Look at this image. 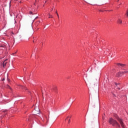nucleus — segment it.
Masks as SVG:
<instances>
[{"instance_id":"1","label":"nucleus","mask_w":128,"mask_h":128,"mask_svg":"<svg viewBox=\"0 0 128 128\" xmlns=\"http://www.w3.org/2000/svg\"><path fill=\"white\" fill-rule=\"evenodd\" d=\"M108 122L110 124H112V126H116L118 128H120V124L112 118H110L109 119Z\"/></svg>"},{"instance_id":"2","label":"nucleus","mask_w":128,"mask_h":128,"mask_svg":"<svg viewBox=\"0 0 128 128\" xmlns=\"http://www.w3.org/2000/svg\"><path fill=\"white\" fill-rule=\"evenodd\" d=\"M116 120L119 122L122 128H124V120L120 118V117L116 116Z\"/></svg>"},{"instance_id":"3","label":"nucleus","mask_w":128,"mask_h":128,"mask_svg":"<svg viewBox=\"0 0 128 128\" xmlns=\"http://www.w3.org/2000/svg\"><path fill=\"white\" fill-rule=\"evenodd\" d=\"M7 60H8V59H6L3 62V63H2V66H3V68H6V64H8Z\"/></svg>"},{"instance_id":"4","label":"nucleus","mask_w":128,"mask_h":128,"mask_svg":"<svg viewBox=\"0 0 128 128\" xmlns=\"http://www.w3.org/2000/svg\"><path fill=\"white\" fill-rule=\"evenodd\" d=\"M117 64V66H120V68H124V66H126V64H124L118 63V64Z\"/></svg>"},{"instance_id":"5","label":"nucleus","mask_w":128,"mask_h":128,"mask_svg":"<svg viewBox=\"0 0 128 128\" xmlns=\"http://www.w3.org/2000/svg\"><path fill=\"white\" fill-rule=\"evenodd\" d=\"M122 72H118L117 74H116V76L120 77V76H122Z\"/></svg>"},{"instance_id":"6","label":"nucleus","mask_w":128,"mask_h":128,"mask_svg":"<svg viewBox=\"0 0 128 128\" xmlns=\"http://www.w3.org/2000/svg\"><path fill=\"white\" fill-rule=\"evenodd\" d=\"M66 122V120L68 122V123L70 124V117L69 116H68L66 118L65 120Z\"/></svg>"},{"instance_id":"7","label":"nucleus","mask_w":128,"mask_h":128,"mask_svg":"<svg viewBox=\"0 0 128 128\" xmlns=\"http://www.w3.org/2000/svg\"><path fill=\"white\" fill-rule=\"evenodd\" d=\"M118 24H122V20H120V19H118Z\"/></svg>"},{"instance_id":"8","label":"nucleus","mask_w":128,"mask_h":128,"mask_svg":"<svg viewBox=\"0 0 128 128\" xmlns=\"http://www.w3.org/2000/svg\"><path fill=\"white\" fill-rule=\"evenodd\" d=\"M7 88H9V90H12V88H10V86L7 85Z\"/></svg>"},{"instance_id":"9","label":"nucleus","mask_w":128,"mask_h":128,"mask_svg":"<svg viewBox=\"0 0 128 128\" xmlns=\"http://www.w3.org/2000/svg\"><path fill=\"white\" fill-rule=\"evenodd\" d=\"M126 16L127 18H128V10H127V11L126 12Z\"/></svg>"},{"instance_id":"10","label":"nucleus","mask_w":128,"mask_h":128,"mask_svg":"<svg viewBox=\"0 0 128 128\" xmlns=\"http://www.w3.org/2000/svg\"><path fill=\"white\" fill-rule=\"evenodd\" d=\"M128 71H125V72H122V74H128Z\"/></svg>"},{"instance_id":"11","label":"nucleus","mask_w":128,"mask_h":128,"mask_svg":"<svg viewBox=\"0 0 128 128\" xmlns=\"http://www.w3.org/2000/svg\"><path fill=\"white\" fill-rule=\"evenodd\" d=\"M56 14H57V16H58V18H60V16H58V12H56Z\"/></svg>"},{"instance_id":"12","label":"nucleus","mask_w":128,"mask_h":128,"mask_svg":"<svg viewBox=\"0 0 128 128\" xmlns=\"http://www.w3.org/2000/svg\"><path fill=\"white\" fill-rule=\"evenodd\" d=\"M22 88L24 89V90H26V88L24 86H21Z\"/></svg>"},{"instance_id":"13","label":"nucleus","mask_w":128,"mask_h":128,"mask_svg":"<svg viewBox=\"0 0 128 128\" xmlns=\"http://www.w3.org/2000/svg\"><path fill=\"white\" fill-rule=\"evenodd\" d=\"M3 112H4V116H6V110H5V111H4Z\"/></svg>"},{"instance_id":"14","label":"nucleus","mask_w":128,"mask_h":128,"mask_svg":"<svg viewBox=\"0 0 128 128\" xmlns=\"http://www.w3.org/2000/svg\"><path fill=\"white\" fill-rule=\"evenodd\" d=\"M37 110L38 112H40V109L38 108H35V110Z\"/></svg>"},{"instance_id":"15","label":"nucleus","mask_w":128,"mask_h":128,"mask_svg":"<svg viewBox=\"0 0 128 128\" xmlns=\"http://www.w3.org/2000/svg\"><path fill=\"white\" fill-rule=\"evenodd\" d=\"M94 108V105L92 104V108Z\"/></svg>"},{"instance_id":"16","label":"nucleus","mask_w":128,"mask_h":128,"mask_svg":"<svg viewBox=\"0 0 128 128\" xmlns=\"http://www.w3.org/2000/svg\"><path fill=\"white\" fill-rule=\"evenodd\" d=\"M48 16H52V15H50V14H48Z\"/></svg>"},{"instance_id":"17","label":"nucleus","mask_w":128,"mask_h":128,"mask_svg":"<svg viewBox=\"0 0 128 128\" xmlns=\"http://www.w3.org/2000/svg\"><path fill=\"white\" fill-rule=\"evenodd\" d=\"M30 14H32V12H30Z\"/></svg>"},{"instance_id":"18","label":"nucleus","mask_w":128,"mask_h":128,"mask_svg":"<svg viewBox=\"0 0 128 128\" xmlns=\"http://www.w3.org/2000/svg\"><path fill=\"white\" fill-rule=\"evenodd\" d=\"M14 54H16V53L13 54V56H14Z\"/></svg>"},{"instance_id":"19","label":"nucleus","mask_w":128,"mask_h":128,"mask_svg":"<svg viewBox=\"0 0 128 128\" xmlns=\"http://www.w3.org/2000/svg\"><path fill=\"white\" fill-rule=\"evenodd\" d=\"M8 82H10V79L8 78Z\"/></svg>"},{"instance_id":"20","label":"nucleus","mask_w":128,"mask_h":128,"mask_svg":"<svg viewBox=\"0 0 128 128\" xmlns=\"http://www.w3.org/2000/svg\"><path fill=\"white\" fill-rule=\"evenodd\" d=\"M56 88L55 87L54 88V90H56Z\"/></svg>"},{"instance_id":"21","label":"nucleus","mask_w":128,"mask_h":128,"mask_svg":"<svg viewBox=\"0 0 128 128\" xmlns=\"http://www.w3.org/2000/svg\"><path fill=\"white\" fill-rule=\"evenodd\" d=\"M54 18V17H53V16H51V17H50V16H49V18Z\"/></svg>"},{"instance_id":"22","label":"nucleus","mask_w":128,"mask_h":128,"mask_svg":"<svg viewBox=\"0 0 128 128\" xmlns=\"http://www.w3.org/2000/svg\"><path fill=\"white\" fill-rule=\"evenodd\" d=\"M115 84L116 85V86H118V84L116 83V84Z\"/></svg>"},{"instance_id":"23","label":"nucleus","mask_w":128,"mask_h":128,"mask_svg":"<svg viewBox=\"0 0 128 128\" xmlns=\"http://www.w3.org/2000/svg\"><path fill=\"white\" fill-rule=\"evenodd\" d=\"M54 10V8L52 9V10Z\"/></svg>"},{"instance_id":"24","label":"nucleus","mask_w":128,"mask_h":128,"mask_svg":"<svg viewBox=\"0 0 128 128\" xmlns=\"http://www.w3.org/2000/svg\"><path fill=\"white\" fill-rule=\"evenodd\" d=\"M54 10V8L52 9V10Z\"/></svg>"},{"instance_id":"25","label":"nucleus","mask_w":128,"mask_h":128,"mask_svg":"<svg viewBox=\"0 0 128 128\" xmlns=\"http://www.w3.org/2000/svg\"><path fill=\"white\" fill-rule=\"evenodd\" d=\"M16 52H18L16 51V52H15V54H16Z\"/></svg>"},{"instance_id":"26","label":"nucleus","mask_w":128,"mask_h":128,"mask_svg":"<svg viewBox=\"0 0 128 128\" xmlns=\"http://www.w3.org/2000/svg\"><path fill=\"white\" fill-rule=\"evenodd\" d=\"M91 120H94V118H91Z\"/></svg>"},{"instance_id":"27","label":"nucleus","mask_w":128,"mask_h":128,"mask_svg":"<svg viewBox=\"0 0 128 128\" xmlns=\"http://www.w3.org/2000/svg\"><path fill=\"white\" fill-rule=\"evenodd\" d=\"M118 2H120V0H118Z\"/></svg>"},{"instance_id":"28","label":"nucleus","mask_w":128,"mask_h":128,"mask_svg":"<svg viewBox=\"0 0 128 128\" xmlns=\"http://www.w3.org/2000/svg\"><path fill=\"white\" fill-rule=\"evenodd\" d=\"M54 92H56V90H54Z\"/></svg>"},{"instance_id":"29","label":"nucleus","mask_w":128,"mask_h":128,"mask_svg":"<svg viewBox=\"0 0 128 128\" xmlns=\"http://www.w3.org/2000/svg\"><path fill=\"white\" fill-rule=\"evenodd\" d=\"M33 42H34V41H33Z\"/></svg>"}]
</instances>
